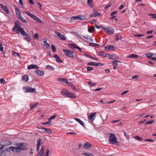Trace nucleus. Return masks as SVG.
<instances>
[{
	"instance_id": "obj_4",
	"label": "nucleus",
	"mask_w": 156,
	"mask_h": 156,
	"mask_svg": "<svg viewBox=\"0 0 156 156\" xmlns=\"http://www.w3.org/2000/svg\"><path fill=\"white\" fill-rule=\"evenodd\" d=\"M102 29L108 35L113 34L114 31V29L110 27H102Z\"/></svg>"
},
{
	"instance_id": "obj_2",
	"label": "nucleus",
	"mask_w": 156,
	"mask_h": 156,
	"mask_svg": "<svg viewBox=\"0 0 156 156\" xmlns=\"http://www.w3.org/2000/svg\"><path fill=\"white\" fill-rule=\"evenodd\" d=\"M19 31L21 34L24 37L25 40H27V41H30V38L29 35L27 33H26L23 28H20L17 29L16 31V32L18 33Z\"/></svg>"
},
{
	"instance_id": "obj_17",
	"label": "nucleus",
	"mask_w": 156,
	"mask_h": 156,
	"mask_svg": "<svg viewBox=\"0 0 156 156\" xmlns=\"http://www.w3.org/2000/svg\"><path fill=\"white\" fill-rule=\"evenodd\" d=\"M69 92V90L65 89H63L61 90V93L64 95L66 96L67 94H68V93Z\"/></svg>"
},
{
	"instance_id": "obj_3",
	"label": "nucleus",
	"mask_w": 156,
	"mask_h": 156,
	"mask_svg": "<svg viewBox=\"0 0 156 156\" xmlns=\"http://www.w3.org/2000/svg\"><path fill=\"white\" fill-rule=\"evenodd\" d=\"M109 141L110 144H115L119 143L117 141V138L115 135L113 133H111L109 136Z\"/></svg>"
},
{
	"instance_id": "obj_58",
	"label": "nucleus",
	"mask_w": 156,
	"mask_h": 156,
	"mask_svg": "<svg viewBox=\"0 0 156 156\" xmlns=\"http://www.w3.org/2000/svg\"><path fill=\"white\" fill-rule=\"evenodd\" d=\"M37 151L39 150V139L37 140Z\"/></svg>"
},
{
	"instance_id": "obj_29",
	"label": "nucleus",
	"mask_w": 156,
	"mask_h": 156,
	"mask_svg": "<svg viewBox=\"0 0 156 156\" xmlns=\"http://www.w3.org/2000/svg\"><path fill=\"white\" fill-rule=\"evenodd\" d=\"M92 0H87V3L88 5L91 8L93 7V5L92 3Z\"/></svg>"
},
{
	"instance_id": "obj_55",
	"label": "nucleus",
	"mask_w": 156,
	"mask_h": 156,
	"mask_svg": "<svg viewBox=\"0 0 156 156\" xmlns=\"http://www.w3.org/2000/svg\"><path fill=\"white\" fill-rule=\"evenodd\" d=\"M94 62H90L87 63V65L89 66H94Z\"/></svg>"
},
{
	"instance_id": "obj_20",
	"label": "nucleus",
	"mask_w": 156,
	"mask_h": 156,
	"mask_svg": "<svg viewBox=\"0 0 156 156\" xmlns=\"http://www.w3.org/2000/svg\"><path fill=\"white\" fill-rule=\"evenodd\" d=\"M57 35L61 39L65 40H66V38L65 36L62 34H61L60 33L56 32V33Z\"/></svg>"
},
{
	"instance_id": "obj_9",
	"label": "nucleus",
	"mask_w": 156,
	"mask_h": 156,
	"mask_svg": "<svg viewBox=\"0 0 156 156\" xmlns=\"http://www.w3.org/2000/svg\"><path fill=\"white\" fill-rule=\"evenodd\" d=\"M96 117V113H90V114L88 116V118L89 120L93 122L95 119Z\"/></svg>"
},
{
	"instance_id": "obj_46",
	"label": "nucleus",
	"mask_w": 156,
	"mask_h": 156,
	"mask_svg": "<svg viewBox=\"0 0 156 156\" xmlns=\"http://www.w3.org/2000/svg\"><path fill=\"white\" fill-rule=\"evenodd\" d=\"M135 138L137 139L139 141H141L143 140V139L142 138L140 137L139 136H135Z\"/></svg>"
},
{
	"instance_id": "obj_40",
	"label": "nucleus",
	"mask_w": 156,
	"mask_h": 156,
	"mask_svg": "<svg viewBox=\"0 0 156 156\" xmlns=\"http://www.w3.org/2000/svg\"><path fill=\"white\" fill-rule=\"evenodd\" d=\"M154 120H152L151 121H148L145 123V125H148L154 122Z\"/></svg>"
},
{
	"instance_id": "obj_27",
	"label": "nucleus",
	"mask_w": 156,
	"mask_h": 156,
	"mask_svg": "<svg viewBox=\"0 0 156 156\" xmlns=\"http://www.w3.org/2000/svg\"><path fill=\"white\" fill-rule=\"evenodd\" d=\"M22 80L25 82L27 81L28 80V76L27 75H25L22 77Z\"/></svg>"
},
{
	"instance_id": "obj_18",
	"label": "nucleus",
	"mask_w": 156,
	"mask_h": 156,
	"mask_svg": "<svg viewBox=\"0 0 156 156\" xmlns=\"http://www.w3.org/2000/svg\"><path fill=\"white\" fill-rule=\"evenodd\" d=\"M99 55L102 56L104 57H108L110 55L108 54H106L105 53L104 51H100L98 53Z\"/></svg>"
},
{
	"instance_id": "obj_35",
	"label": "nucleus",
	"mask_w": 156,
	"mask_h": 156,
	"mask_svg": "<svg viewBox=\"0 0 156 156\" xmlns=\"http://www.w3.org/2000/svg\"><path fill=\"white\" fill-rule=\"evenodd\" d=\"M145 55L147 58H152V56H153V55L152 53H147L145 54Z\"/></svg>"
},
{
	"instance_id": "obj_53",
	"label": "nucleus",
	"mask_w": 156,
	"mask_h": 156,
	"mask_svg": "<svg viewBox=\"0 0 156 156\" xmlns=\"http://www.w3.org/2000/svg\"><path fill=\"white\" fill-rule=\"evenodd\" d=\"M21 21L23 23H26L27 22L26 20H24L22 17H21L20 19Z\"/></svg>"
},
{
	"instance_id": "obj_34",
	"label": "nucleus",
	"mask_w": 156,
	"mask_h": 156,
	"mask_svg": "<svg viewBox=\"0 0 156 156\" xmlns=\"http://www.w3.org/2000/svg\"><path fill=\"white\" fill-rule=\"evenodd\" d=\"M46 68L47 69H48L51 70H53L54 69V68L53 66L49 65L47 66L46 67Z\"/></svg>"
},
{
	"instance_id": "obj_28",
	"label": "nucleus",
	"mask_w": 156,
	"mask_h": 156,
	"mask_svg": "<svg viewBox=\"0 0 156 156\" xmlns=\"http://www.w3.org/2000/svg\"><path fill=\"white\" fill-rule=\"evenodd\" d=\"M119 62L120 63L121 62L117 60H115L113 61L112 63V64L113 65L116 66H118V63Z\"/></svg>"
},
{
	"instance_id": "obj_21",
	"label": "nucleus",
	"mask_w": 156,
	"mask_h": 156,
	"mask_svg": "<svg viewBox=\"0 0 156 156\" xmlns=\"http://www.w3.org/2000/svg\"><path fill=\"white\" fill-rule=\"evenodd\" d=\"M74 119L75 120H76L77 122H78L82 126H83L84 127L85 125L84 124V122L81 120L80 119L78 118H74Z\"/></svg>"
},
{
	"instance_id": "obj_8",
	"label": "nucleus",
	"mask_w": 156,
	"mask_h": 156,
	"mask_svg": "<svg viewBox=\"0 0 156 156\" xmlns=\"http://www.w3.org/2000/svg\"><path fill=\"white\" fill-rule=\"evenodd\" d=\"M15 25L12 28V30L16 32V28H18V29L22 28L21 27V25L20 23L18 21H16L15 23Z\"/></svg>"
},
{
	"instance_id": "obj_43",
	"label": "nucleus",
	"mask_w": 156,
	"mask_h": 156,
	"mask_svg": "<svg viewBox=\"0 0 156 156\" xmlns=\"http://www.w3.org/2000/svg\"><path fill=\"white\" fill-rule=\"evenodd\" d=\"M6 153L4 151H2L0 153V156H6Z\"/></svg>"
},
{
	"instance_id": "obj_48",
	"label": "nucleus",
	"mask_w": 156,
	"mask_h": 156,
	"mask_svg": "<svg viewBox=\"0 0 156 156\" xmlns=\"http://www.w3.org/2000/svg\"><path fill=\"white\" fill-rule=\"evenodd\" d=\"M52 131L49 129L46 128V133L48 134H50L51 133Z\"/></svg>"
},
{
	"instance_id": "obj_36",
	"label": "nucleus",
	"mask_w": 156,
	"mask_h": 156,
	"mask_svg": "<svg viewBox=\"0 0 156 156\" xmlns=\"http://www.w3.org/2000/svg\"><path fill=\"white\" fill-rule=\"evenodd\" d=\"M40 129L41 130V131L44 133H46V128H43L42 126L40 127Z\"/></svg>"
},
{
	"instance_id": "obj_52",
	"label": "nucleus",
	"mask_w": 156,
	"mask_h": 156,
	"mask_svg": "<svg viewBox=\"0 0 156 156\" xmlns=\"http://www.w3.org/2000/svg\"><path fill=\"white\" fill-rule=\"evenodd\" d=\"M89 57L94 60L97 61H98L99 60V59L97 57H93L90 55L89 56Z\"/></svg>"
},
{
	"instance_id": "obj_23",
	"label": "nucleus",
	"mask_w": 156,
	"mask_h": 156,
	"mask_svg": "<svg viewBox=\"0 0 156 156\" xmlns=\"http://www.w3.org/2000/svg\"><path fill=\"white\" fill-rule=\"evenodd\" d=\"M69 47L71 49L73 50L74 48L77 49L78 46L75 44H68Z\"/></svg>"
},
{
	"instance_id": "obj_26",
	"label": "nucleus",
	"mask_w": 156,
	"mask_h": 156,
	"mask_svg": "<svg viewBox=\"0 0 156 156\" xmlns=\"http://www.w3.org/2000/svg\"><path fill=\"white\" fill-rule=\"evenodd\" d=\"M9 144H5V145H0V149L1 150L5 147L6 146H8L9 145L12 144V143L10 142H9Z\"/></svg>"
},
{
	"instance_id": "obj_5",
	"label": "nucleus",
	"mask_w": 156,
	"mask_h": 156,
	"mask_svg": "<svg viewBox=\"0 0 156 156\" xmlns=\"http://www.w3.org/2000/svg\"><path fill=\"white\" fill-rule=\"evenodd\" d=\"M63 51L64 54L67 56L73 58V52L69 50L63 49Z\"/></svg>"
},
{
	"instance_id": "obj_30",
	"label": "nucleus",
	"mask_w": 156,
	"mask_h": 156,
	"mask_svg": "<svg viewBox=\"0 0 156 156\" xmlns=\"http://www.w3.org/2000/svg\"><path fill=\"white\" fill-rule=\"evenodd\" d=\"M38 103L37 102L35 104H34V105H31V104L30 105V110H32L33 109H34V108L35 107H36L37 105H38Z\"/></svg>"
},
{
	"instance_id": "obj_47",
	"label": "nucleus",
	"mask_w": 156,
	"mask_h": 156,
	"mask_svg": "<svg viewBox=\"0 0 156 156\" xmlns=\"http://www.w3.org/2000/svg\"><path fill=\"white\" fill-rule=\"evenodd\" d=\"M124 135L126 136V138L127 140H129V135L128 134L124 132Z\"/></svg>"
},
{
	"instance_id": "obj_41",
	"label": "nucleus",
	"mask_w": 156,
	"mask_h": 156,
	"mask_svg": "<svg viewBox=\"0 0 156 156\" xmlns=\"http://www.w3.org/2000/svg\"><path fill=\"white\" fill-rule=\"evenodd\" d=\"M79 20H84L85 19L86 17L85 16L82 15H79Z\"/></svg>"
},
{
	"instance_id": "obj_1",
	"label": "nucleus",
	"mask_w": 156,
	"mask_h": 156,
	"mask_svg": "<svg viewBox=\"0 0 156 156\" xmlns=\"http://www.w3.org/2000/svg\"><path fill=\"white\" fill-rule=\"evenodd\" d=\"M24 144L22 143H17L16 144L17 147L12 146V151L14 153H19L21 152V150H25V147L24 146Z\"/></svg>"
},
{
	"instance_id": "obj_14",
	"label": "nucleus",
	"mask_w": 156,
	"mask_h": 156,
	"mask_svg": "<svg viewBox=\"0 0 156 156\" xmlns=\"http://www.w3.org/2000/svg\"><path fill=\"white\" fill-rule=\"evenodd\" d=\"M27 68L28 69H37L39 68V67L36 65L31 64L28 66Z\"/></svg>"
},
{
	"instance_id": "obj_16",
	"label": "nucleus",
	"mask_w": 156,
	"mask_h": 156,
	"mask_svg": "<svg viewBox=\"0 0 156 156\" xmlns=\"http://www.w3.org/2000/svg\"><path fill=\"white\" fill-rule=\"evenodd\" d=\"M92 146V144L87 142L83 146V148L85 149L90 148Z\"/></svg>"
},
{
	"instance_id": "obj_19",
	"label": "nucleus",
	"mask_w": 156,
	"mask_h": 156,
	"mask_svg": "<svg viewBox=\"0 0 156 156\" xmlns=\"http://www.w3.org/2000/svg\"><path fill=\"white\" fill-rule=\"evenodd\" d=\"M66 97L71 98H76L75 94H74L73 93L70 92L69 91V92L68 93V94H67V95Z\"/></svg>"
},
{
	"instance_id": "obj_13",
	"label": "nucleus",
	"mask_w": 156,
	"mask_h": 156,
	"mask_svg": "<svg viewBox=\"0 0 156 156\" xmlns=\"http://www.w3.org/2000/svg\"><path fill=\"white\" fill-rule=\"evenodd\" d=\"M0 5L2 10L5 11L7 14L9 13L8 9L6 6L3 5L2 4H0Z\"/></svg>"
},
{
	"instance_id": "obj_32",
	"label": "nucleus",
	"mask_w": 156,
	"mask_h": 156,
	"mask_svg": "<svg viewBox=\"0 0 156 156\" xmlns=\"http://www.w3.org/2000/svg\"><path fill=\"white\" fill-rule=\"evenodd\" d=\"M121 35L119 34H117L115 36V39L116 41H118L119 40H121Z\"/></svg>"
},
{
	"instance_id": "obj_6",
	"label": "nucleus",
	"mask_w": 156,
	"mask_h": 156,
	"mask_svg": "<svg viewBox=\"0 0 156 156\" xmlns=\"http://www.w3.org/2000/svg\"><path fill=\"white\" fill-rule=\"evenodd\" d=\"M23 89L25 90L26 93H32L36 92L34 89L30 87H26L23 88Z\"/></svg>"
},
{
	"instance_id": "obj_45",
	"label": "nucleus",
	"mask_w": 156,
	"mask_h": 156,
	"mask_svg": "<svg viewBox=\"0 0 156 156\" xmlns=\"http://www.w3.org/2000/svg\"><path fill=\"white\" fill-rule=\"evenodd\" d=\"M88 84L91 87H93L96 84L95 83H92L90 81H89L88 82Z\"/></svg>"
},
{
	"instance_id": "obj_49",
	"label": "nucleus",
	"mask_w": 156,
	"mask_h": 156,
	"mask_svg": "<svg viewBox=\"0 0 156 156\" xmlns=\"http://www.w3.org/2000/svg\"><path fill=\"white\" fill-rule=\"evenodd\" d=\"M94 29V27H90V28L88 29V31L89 32L91 33L92 31Z\"/></svg>"
},
{
	"instance_id": "obj_39",
	"label": "nucleus",
	"mask_w": 156,
	"mask_h": 156,
	"mask_svg": "<svg viewBox=\"0 0 156 156\" xmlns=\"http://www.w3.org/2000/svg\"><path fill=\"white\" fill-rule=\"evenodd\" d=\"M12 146L7 147L5 149V151L8 152H10L11 150L12 151Z\"/></svg>"
},
{
	"instance_id": "obj_44",
	"label": "nucleus",
	"mask_w": 156,
	"mask_h": 156,
	"mask_svg": "<svg viewBox=\"0 0 156 156\" xmlns=\"http://www.w3.org/2000/svg\"><path fill=\"white\" fill-rule=\"evenodd\" d=\"M16 12L17 15L19 14V13H21L20 12V11L19 9L18 8H15Z\"/></svg>"
},
{
	"instance_id": "obj_12",
	"label": "nucleus",
	"mask_w": 156,
	"mask_h": 156,
	"mask_svg": "<svg viewBox=\"0 0 156 156\" xmlns=\"http://www.w3.org/2000/svg\"><path fill=\"white\" fill-rule=\"evenodd\" d=\"M43 44L47 49H49L50 48V46L49 44L47 43V40L45 38L43 39Z\"/></svg>"
},
{
	"instance_id": "obj_63",
	"label": "nucleus",
	"mask_w": 156,
	"mask_h": 156,
	"mask_svg": "<svg viewBox=\"0 0 156 156\" xmlns=\"http://www.w3.org/2000/svg\"><path fill=\"white\" fill-rule=\"evenodd\" d=\"M144 35V34H138L136 35H134V36L137 37H142Z\"/></svg>"
},
{
	"instance_id": "obj_42",
	"label": "nucleus",
	"mask_w": 156,
	"mask_h": 156,
	"mask_svg": "<svg viewBox=\"0 0 156 156\" xmlns=\"http://www.w3.org/2000/svg\"><path fill=\"white\" fill-rule=\"evenodd\" d=\"M89 44L93 47H97L99 46V45L96 43H90Z\"/></svg>"
},
{
	"instance_id": "obj_51",
	"label": "nucleus",
	"mask_w": 156,
	"mask_h": 156,
	"mask_svg": "<svg viewBox=\"0 0 156 156\" xmlns=\"http://www.w3.org/2000/svg\"><path fill=\"white\" fill-rule=\"evenodd\" d=\"M56 116H57L56 115H54L51 116L50 117V118L49 119H48L51 121V120L54 119Z\"/></svg>"
},
{
	"instance_id": "obj_22",
	"label": "nucleus",
	"mask_w": 156,
	"mask_h": 156,
	"mask_svg": "<svg viewBox=\"0 0 156 156\" xmlns=\"http://www.w3.org/2000/svg\"><path fill=\"white\" fill-rule=\"evenodd\" d=\"M54 57L56 58V61L60 63L62 62V60L60 59V58L57 55H55Z\"/></svg>"
},
{
	"instance_id": "obj_10",
	"label": "nucleus",
	"mask_w": 156,
	"mask_h": 156,
	"mask_svg": "<svg viewBox=\"0 0 156 156\" xmlns=\"http://www.w3.org/2000/svg\"><path fill=\"white\" fill-rule=\"evenodd\" d=\"M101 16L100 13H99L97 11L94 10L93 11V13L91 15V17H97Z\"/></svg>"
},
{
	"instance_id": "obj_11",
	"label": "nucleus",
	"mask_w": 156,
	"mask_h": 156,
	"mask_svg": "<svg viewBox=\"0 0 156 156\" xmlns=\"http://www.w3.org/2000/svg\"><path fill=\"white\" fill-rule=\"evenodd\" d=\"M46 149V147L45 146H41V149L40 151V156H44V151Z\"/></svg>"
},
{
	"instance_id": "obj_24",
	"label": "nucleus",
	"mask_w": 156,
	"mask_h": 156,
	"mask_svg": "<svg viewBox=\"0 0 156 156\" xmlns=\"http://www.w3.org/2000/svg\"><path fill=\"white\" fill-rule=\"evenodd\" d=\"M52 124V122L51 121L49 120L47 122L42 123L43 125H45L46 126H50Z\"/></svg>"
},
{
	"instance_id": "obj_57",
	"label": "nucleus",
	"mask_w": 156,
	"mask_h": 156,
	"mask_svg": "<svg viewBox=\"0 0 156 156\" xmlns=\"http://www.w3.org/2000/svg\"><path fill=\"white\" fill-rule=\"evenodd\" d=\"M117 11H113L111 13V14H110V16H113L114 15L116 14H117Z\"/></svg>"
},
{
	"instance_id": "obj_50",
	"label": "nucleus",
	"mask_w": 156,
	"mask_h": 156,
	"mask_svg": "<svg viewBox=\"0 0 156 156\" xmlns=\"http://www.w3.org/2000/svg\"><path fill=\"white\" fill-rule=\"evenodd\" d=\"M52 51L55 52L56 51V48L54 45H52L51 46Z\"/></svg>"
},
{
	"instance_id": "obj_37",
	"label": "nucleus",
	"mask_w": 156,
	"mask_h": 156,
	"mask_svg": "<svg viewBox=\"0 0 156 156\" xmlns=\"http://www.w3.org/2000/svg\"><path fill=\"white\" fill-rule=\"evenodd\" d=\"M71 20H79V15L75 16H72L71 17Z\"/></svg>"
},
{
	"instance_id": "obj_59",
	"label": "nucleus",
	"mask_w": 156,
	"mask_h": 156,
	"mask_svg": "<svg viewBox=\"0 0 156 156\" xmlns=\"http://www.w3.org/2000/svg\"><path fill=\"white\" fill-rule=\"evenodd\" d=\"M93 69V68L91 67H88L87 68V70L88 71H91Z\"/></svg>"
},
{
	"instance_id": "obj_62",
	"label": "nucleus",
	"mask_w": 156,
	"mask_h": 156,
	"mask_svg": "<svg viewBox=\"0 0 156 156\" xmlns=\"http://www.w3.org/2000/svg\"><path fill=\"white\" fill-rule=\"evenodd\" d=\"M125 6V5H121L119 7V9L120 10L122 9Z\"/></svg>"
},
{
	"instance_id": "obj_33",
	"label": "nucleus",
	"mask_w": 156,
	"mask_h": 156,
	"mask_svg": "<svg viewBox=\"0 0 156 156\" xmlns=\"http://www.w3.org/2000/svg\"><path fill=\"white\" fill-rule=\"evenodd\" d=\"M138 57V56L137 55L134 54H130L128 56H127L128 57L130 58H133L135 57L137 58Z\"/></svg>"
},
{
	"instance_id": "obj_54",
	"label": "nucleus",
	"mask_w": 156,
	"mask_h": 156,
	"mask_svg": "<svg viewBox=\"0 0 156 156\" xmlns=\"http://www.w3.org/2000/svg\"><path fill=\"white\" fill-rule=\"evenodd\" d=\"M4 47H3L2 45V43L0 44V51H2L3 50Z\"/></svg>"
},
{
	"instance_id": "obj_38",
	"label": "nucleus",
	"mask_w": 156,
	"mask_h": 156,
	"mask_svg": "<svg viewBox=\"0 0 156 156\" xmlns=\"http://www.w3.org/2000/svg\"><path fill=\"white\" fill-rule=\"evenodd\" d=\"M82 154L85 156H93L92 154L90 153H84Z\"/></svg>"
},
{
	"instance_id": "obj_7",
	"label": "nucleus",
	"mask_w": 156,
	"mask_h": 156,
	"mask_svg": "<svg viewBox=\"0 0 156 156\" xmlns=\"http://www.w3.org/2000/svg\"><path fill=\"white\" fill-rule=\"evenodd\" d=\"M25 13L31 17L32 18H33L34 20H36L37 22H39V19L31 12H25Z\"/></svg>"
},
{
	"instance_id": "obj_25",
	"label": "nucleus",
	"mask_w": 156,
	"mask_h": 156,
	"mask_svg": "<svg viewBox=\"0 0 156 156\" xmlns=\"http://www.w3.org/2000/svg\"><path fill=\"white\" fill-rule=\"evenodd\" d=\"M58 79L59 81L61 82L65 83H68V80L67 79L63 78H58Z\"/></svg>"
},
{
	"instance_id": "obj_61",
	"label": "nucleus",
	"mask_w": 156,
	"mask_h": 156,
	"mask_svg": "<svg viewBox=\"0 0 156 156\" xmlns=\"http://www.w3.org/2000/svg\"><path fill=\"white\" fill-rule=\"evenodd\" d=\"M83 37L86 39L88 41H89L90 38V36L87 35L83 36Z\"/></svg>"
},
{
	"instance_id": "obj_56",
	"label": "nucleus",
	"mask_w": 156,
	"mask_h": 156,
	"mask_svg": "<svg viewBox=\"0 0 156 156\" xmlns=\"http://www.w3.org/2000/svg\"><path fill=\"white\" fill-rule=\"evenodd\" d=\"M145 141L149 142H154V140L151 139H146L144 140Z\"/></svg>"
},
{
	"instance_id": "obj_64",
	"label": "nucleus",
	"mask_w": 156,
	"mask_h": 156,
	"mask_svg": "<svg viewBox=\"0 0 156 156\" xmlns=\"http://www.w3.org/2000/svg\"><path fill=\"white\" fill-rule=\"evenodd\" d=\"M49 153V151L48 149L47 150L45 156H48Z\"/></svg>"
},
{
	"instance_id": "obj_31",
	"label": "nucleus",
	"mask_w": 156,
	"mask_h": 156,
	"mask_svg": "<svg viewBox=\"0 0 156 156\" xmlns=\"http://www.w3.org/2000/svg\"><path fill=\"white\" fill-rule=\"evenodd\" d=\"M117 56L116 55H111L109 57V58L111 59H115L118 58Z\"/></svg>"
},
{
	"instance_id": "obj_15",
	"label": "nucleus",
	"mask_w": 156,
	"mask_h": 156,
	"mask_svg": "<svg viewBox=\"0 0 156 156\" xmlns=\"http://www.w3.org/2000/svg\"><path fill=\"white\" fill-rule=\"evenodd\" d=\"M105 48L108 51H112L115 49V47L113 45H110L108 46H106Z\"/></svg>"
},
{
	"instance_id": "obj_60",
	"label": "nucleus",
	"mask_w": 156,
	"mask_h": 156,
	"mask_svg": "<svg viewBox=\"0 0 156 156\" xmlns=\"http://www.w3.org/2000/svg\"><path fill=\"white\" fill-rule=\"evenodd\" d=\"M0 83L2 84L5 82V80L2 78H1L0 80Z\"/></svg>"
}]
</instances>
